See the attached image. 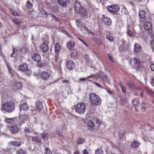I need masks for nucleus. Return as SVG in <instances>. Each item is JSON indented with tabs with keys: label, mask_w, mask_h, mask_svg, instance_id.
<instances>
[{
	"label": "nucleus",
	"mask_w": 154,
	"mask_h": 154,
	"mask_svg": "<svg viewBox=\"0 0 154 154\" xmlns=\"http://www.w3.org/2000/svg\"><path fill=\"white\" fill-rule=\"evenodd\" d=\"M103 21L105 24L107 26H109L111 24V21L108 17H106L103 19Z\"/></svg>",
	"instance_id": "4be33fe9"
},
{
	"label": "nucleus",
	"mask_w": 154,
	"mask_h": 154,
	"mask_svg": "<svg viewBox=\"0 0 154 154\" xmlns=\"http://www.w3.org/2000/svg\"><path fill=\"white\" fill-rule=\"evenodd\" d=\"M146 91L148 94L154 97V92L148 89H146Z\"/></svg>",
	"instance_id": "4c0bfd02"
},
{
	"label": "nucleus",
	"mask_w": 154,
	"mask_h": 154,
	"mask_svg": "<svg viewBox=\"0 0 154 154\" xmlns=\"http://www.w3.org/2000/svg\"><path fill=\"white\" fill-rule=\"evenodd\" d=\"M75 23H76V25L78 26H80L81 25V23H80V22L78 20H76L75 21Z\"/></svg>",
	"instance_id": "0e129e2a"
},
{
	"label": "nucleus",
	"mask_w": 154,
	"mask_h": 154,
	"mask_svg": "<svg viewBox=\"0 0 154 154\" xmlns=\"http://www.w3.org/2000/svg\"><path fill=\"white\" fill-rule=\"evenodd\" d=\"M49 14L50 15L51 18L56 21L58 22H60V20H59V19H58V18L55 17L54 15L51 14Z\"/></svg>",
	"instance_id": "c9c22d12"
},
{
	"label": "nucleus",
	"mask_w": 154,
	"mask_h": 154,
	"mask_svg": "<svg viewBox=\"0 0 154 154\" xmlns=\"http://www.w3.org/2000/svg\"><path fill=\"white\" fill-rule=\"evenodd\" d=\"M139 16L141 19H143L145 17L146 13L143 11H140L138 13Z\"/></svg>",
	"instance_id": "bb28decb"
},
{
	"label": "nucleus",
	"mask_w": 154,
	"mask_h": 154,
	"mask_svg": "<svg viewBox=\"0 0 154 154\" xmlns=\"http://www.w3.org/2000/svg\"><path fill=\"white\" fill-rule=\"evenodd\" d=\"M25 74L26 75H30L31 74V71L29 69H28L26 70V71H25Z\"/></svg>",
	"instance_id": "37998d69"
},
{
	"label": "nucleus",
	"mask_w": 154,
	"mask_h": 154,
	"mask_svg": "<svg viewBox=\"0 0 154 154\" xmlns=\"http://www.w3.org/2000/svg\"><path fill=\"white\" fill-rule=\"evenodd\" d=\"M7 66L10 73L11 74H13L14 72V71L11 68L9 65L7 64Z\"/></svg>",
	"instance_id": "3c124183"
},
{
	"label": "nucleus",
	"mask_w": 154,
	"mask_h": 154,
	"mask_svg": "<svg viewBox=\"0 0 154 154\" xmlns=\"http://www.w3.org/2000/svg\"><path fill=\"white\" fill-rule=\"evenodd\" d=\"M88 127L90 128L91 130H93L95 126L94 124L91 120H89L87 123Z\"/></svg>",
	"instance_id": "393cba45"
},
{
	"label": "nucleus",
	"mask_w": 154,
	"mask_h": 154,
	"mask_svg": "<svg viewBox=\"0 0 154 154\" xmlns=\"http://www.w3.org/2000/svg\"><path fill=\"white\" fill-rule=\"evenodd\" d=\"M146 18L144 20V29L146 30H150L152 27V24L149 21H147Z\"/></svg>",
	"instance_id": "6e6552de"
},
{
	"label": "nucleus",
	"mask_w": 154,
	"mask_h": 154,
	"mask_svg": "<svg viewBox=\"0 0 154 154\" xmlns=\"http://www.w3.org/2000/svg\"><path fill=\"white\" fill-rule=\"evenodd\" d=\"M33 60L36 62H39L41 60V57L40 55L37 54H34L32 56Z\"/></svg>",
	"instance_id": "dca6fc26"
},
{
	"label": "nucleus",
	"mask_w": 154,
	"mask_h": 154,
	"mask_svg": "<svg viewBox=\"0 0 154 154\" xmlns=\"http://www.w3.org/2000/svg\"><path fill=\"white\" fill-rule=\"evenodd\" d=\"M29 107L28 105L26 103H23L20 105V111H21L22 110H28Z\"/></svg>",
	"instance_id": "aec40b11"
},
{
	"label": "nucleus",
	"mask_w": 154,
	"mask_h": 154,
	"mask_svg": "<svg viewBox=\"0 0 154 154\" xmlns=\"http://www.w3.org/2000/svg\"><path fill=\"white\" fill-rule=\"evenodd\" d=\"M41 137L43 138L44 140H45L47 139L48 134L47 133H45L43 134H41Z\"/></svg>",
	"instance_id": "79ce46f5"
},
{
	"label": "nucleus",
	"mask_w": 154,
	"mask_h": 154,
	"mask_svg": "<svg viewBox=\"0 0 154 154\" xmlns=\"http://www.w3.org/2000/svg\"><path fill=\"white\" fill-rule=\"evenodd\" d=\"M108 55L111 61H112V62H114V60L113 58L112 57L111 54H110L109 53L108 54Z\"/></svg>",
	"instance_id": "052dcab7"
},
{
	"label": "nucleus",
	"mask_w": 154,
	"mask_h": 154,
	"mask_svg": "<svg viewBox=\"0 0 154 154\" xmlns=\"http://www.w3.org/2000/svg\"><path fill=\"white\" fill-rule=\"evenodd\" d=\"M150 43L153 52H154V40H151L150 41Z\"/></svg>",
	"instance_id": "4d7b16f0"
},
{
	"label": "nucleus",
	"mask_w": 154,
	"mask_h": 154,
	"mask_svg": "<svg viewBox=\"0 0 154 154\" xmlns=\"http://www.w3.org/2000/svg\"><path fill=\"white\" fill-rule=\"evenodd\" d=\"M89 96L90 102L92 104L98 105L101 103V100L100 98L95 94L91 93Z\"/></svg>",
	"instance_id": "f257e3e1"
},
{
	"label": "nucleus",
	"mask_w": 154,
	"mask_h": 154,
	"mask_svg": "<svg viewBox=\"0 0 154 154\" xmlns=\"http://www.w3.org/2000/svg\"><path fill=\"white\" fill-rule=\"evenodd\" d=\"M149 35L150 38V41L151 40H154L153 33L152 30H150L149 31Z\"/></svg>",
	"instance_id": "72a5a7b5"
},
{
	"label": "nucleus",
	"mask_w": 154,
	"mask_h": 154,
	"mask_svg": "<svg viewBox=\"0 0 154 154\" xmlns=\"http://www.w3.org/2000/svg\"><path fill=\"white\" fill-rule=\"evenodd\" d=\"M45 154H52V152L50 150V149L48 148H45Z\"/></svg>",
	"instance_id": "09e8293b"
},
{
	"label": "nucleus",
	"mask_w": 154,
	"mask_h": 154,
	"mask_svg": "<svg viewBox=\"0 0 154 154\" xmlns=\"http://www.w3.org/2000/svg\"><path fill=\"white\" fill-rule=\"evenodd\" d=\"M59 29L63 33L66 35H68V33L64 30L63 27L62 26H60L59 27Z\"/></svg>",
	"instance_id": "a18cd8bd"
},
{
	"label": "nucleus",
	"mask_w": 154,
	"mask_h": 154,
	"mask_svg": "<svg viewBox=\"0 0 154 154\" xmlns=\"http://www.w3.org/2000/svg\"><path fill=\"white\" fill-rule=\"evenodd\" d=\"M127 34L130 37H131L133 36L132 32L130 29H128L127 30Z\"/></svg>",
	"instance_id": "5fc2aeb1"
},
{
	"label": "nucleus",
	"mask_w": 154,
	"mask_h": 154,
	"mask_svg": "<svg viewBox=\"0 0 154 154\" xmlns=\"http://www.w3.org/2000/svg\"><path fill=\"white\" fill-rule=\"evenodd\" d=\"M39 14L41 16L45 18L47 17L48 15L47 12L45 10L41 11L39 12Z\"/></svg>",
	"instance_id": "a878e982"
},
{
	"label": "nucleus",
	"mask_w": 154,
	"mask_h": 154,
	"mask_svg": "<svg viewBox=\"0 0 154 154\" xmlns=\"http://www.w3.org/2000/svg\"><path fill=\"white\" fill-rule=\"evenodd\" d=\"M40 136L36 137H33L32 138V140L33 141H36L40 143L41 142V139L39 137Z\"/></svg>",
	"instance_id": "7c9ffc66"
},
{
	"label": "nucleus",
	"mask_w": 154,
	"mask_h": 154,
	"mask_svg": "<svg viewBox=\"0 0 154 154\" xmlns=\"http://www.w3.org/2000/svg\"><path fill=\"white\" fill-rule=\"evenodd\" d=\"M75 45V42L72 41H70L66 44L67 48L69 49H70L71 48L74 47Z\"/></svg>",
	"instance_id": "b1692460"
},
{
	"label": "nucleus",
	"mask_w": 154,
	"mask_h": 154,
	"mask_svg": "<svg viewBox=\"0 0 154 154\" xmlns=\"http://www.w3.org/2000/svg\"><path fill=\"white\" fill-rule=\"evenodd\" d=\"M10 143L12 145L16 146L17 147H20L21 145V142H17L14 141H11Z\"/></svg>",
	"instance_id": "c756f323"
},
{
	"label": "nucleus",
	"mask_w": 154,
	"mask_h": 154,
	"mask_svg": "<svg viewBox=\"0 0 154 154\" xmlns=\"http://www.w3.org/2000/svg\"><path fill=\"white\" fill-rule=\"evenodd\" d=\"M74 6L75 11L76 13L79 12V11L83 8L82 7L80 3L78 1H75Z\"/></svg>",
	"instance_id": "1a4fd4ad"
},
{
	"label": "nucleus",
	"mask_w": 154,
	"mask_h": 154,
	"mask_svg": "<svg viewBox=\"0 0 154 154\" xmlns=\"http://www.w3.org/2000/svg\"><path fill=\"white\" fill-rule=\"evenodd\" d=\"M50 75L48 72L44 71L41 73V77L43 80H48L49 79Z\"/></svg>",
	"instance_id": "ddd939ff"
},
{
	"label": "nucleus",
	"mask_w": 154,
	"mask_h": 154,
	"mask_svg": "<svg viewBox=\"0 0 154 154\" xmlns=\"http://www.w3.org/2000/svg\"><path fill=\"white\" fill-rule=\"evenodd\" d=\"M24 133L26 134H29L30 132V131L27 128H25L24 130Z\"/></svg>",
	"instance_id": "680f3d73"
},
{
	"label": "nucleus",
	"mask_w": 154,
	"mask_h": 154,
	"mask_svg": "<svg viewBox=\"0 0 154 154\" xmlns=\"http://www.w3.org/2000/svg\"><path fill=\"white\" fill-rule=\"evenodd\" d=\"M133 60L134 65V67L137 69H139L140 65V60L135 58H134Z\"/></svg>",
	"instance_id": "4468645a"
},
{
	"label": "nucleus",
	"mask_w": 154,
	"mask_h": 154,
	"mask_svg": "<svg viewBox=\"0 0 154 154\" xmlns=\"http://www.w3.org/2000/svg\"><path fill=\"white\" fill-rule=\"evenodd\" d=\"M3 107L6 111L11 112L14 109V104L10 102L5 103L3 105Z\"/></svg>",
	"instance_id": "20e7f679"
},
{
	"label": "nucleus",
	"mask_w": 154,
	"mask_h": 154,
	"mask_svg": "<svg viewBox=\"0 0 154 154\" xmlns=\"http://www.w3.org/2000/svg\"><path fill=\"white\" fill-rule=\"evenodd\" d=\"M10 131L12 134H16L19 131V128L16 126H14L10 128Z\"/></svg>",
	"instance_id": "f3484780"
},
{
	"label": "nucleus",
	"mask_w": 154,
	"mask_h": 154,
	"mask_svg": "<svg viewBox=\"0 0 154 154\" xmlns=\"http://www.w3.org/2000/svg\"><path fill=\"white\" fill-rule=\"evenodd\" d=\"M141 143H139L138 142L134 140L131 143V147L134 149H136L139 147L140 144Z\"/></svg>",
	"instance_id": "6ab92c4d"
},
{
	"label": "nucleus",
	"mask_w": 154,
	"mask_h": 154,
	"mask_svg": "<svg viewBox=\"0 0 154 154\" xmlns=\"http://www.w3.org/2000/svg\"><path fill=\"white\" fill-rule=\"evenodd\" d=\"M146 103H142L141 105V109H142L143 111H144L146 109Z\"/></svg>",
	"instance_id": "6e6d98bb"
},
{
	"label": "nucleus",
	"mask_w": 154,
	"mask_h": 154,
	"mask_svg": "<svg viewBox=\"0 0 154 154\" xmlns=\"http://www.w3.org/2000/svg\"><path fill=\"white\" fill-rule=\"evenodd\" d=\"M49 49L48 45L43 42L40 46V51L44 53L46 52Z\"/></svg>",
	"instance_id": "0eeeda50"
},
{
	"label": "nucleus",
	"mask_w": 154,
	"mask_h": 154,
	"mask_svg": "<svg viewBox=\"0 0 154 154\" xmlns=\"http://www.w3.org/2000/svg\"><path fill=\"white\" fill-rule=\"evenodd\" d=\"M26 6L29 9H31L32 6V4L28 0L26 3Z\"/></svg>",
	"instance_id": "58836bf2"
},
{
	"label": "nucleus",
	"mask_w": 154,
	"mask_h": 154,
	"mask_svg": "<svg viewBox=\"0 0 154 154\" xmlns=\"http://www.w3.org/2000/svg\"><path fill=\"white\" fill-rule=\"evenodd\" d=\"M51 8L53 9L54 12L59 11V8L57 5L55 3H52L51 5Z\"/></svg>",
	"instance_id": "412c9836"
},
{
	"label": "nucleus",
	"mask_w": 154,
	"mask_h": 154,
	"mask_svg": "<svg viewBox=\"0 0 154 154\" xmlns=\"http://www.w3.org/2000/svg\"><path fill=\"white\" fill-rule=\"evenodd\" d=\"M13 121L14 119L13 118H6L5 119V121L8 124L12 122Z\"/></svg>",
	"instance_id": "a19ab883"
},
{
	"label": "nucleus",
	"mask_w": 154,
	"mask_h": 154,
	"mask_svg": "<svg viewBox=\"0 0 154 154\" xmlns=\"http://www.w3.org/2000/svg\"><path fill=\"white\" fill-rule=\"evenodd\" d=\"M16 85L17 89H20L22 88L21 84L19 82H17L16 84Z\"/></svg>",
	"instance_id": "864d4df0"
},
{
	"label": "nucleus",
	"mask_w": 154,
	"mask_h": 154,
	"mask_svg": "<svg viewBox=\"0 0 154 154\" xmlns=\"http://www.w3.org/2000/svg\"><path fill=\"white\" fill-rule=\"evenodd\" d=\"M106 8L110 12H115L119 11L120 7L117 5H112L107 6Z\"/></svg>",
	"instance_id": "423d86ee"
},
{
	"label": "nucleus",
	"mask_w": 154,
	"mask_h": 154,
	"mask_svg": "<svg viewBox=\"0 0 154 154\" xmlns=\"http://www.w3.org/2000/svg\"><path fill=\"white\" fill-rule=\"evenodd\" d=\"M83 154H89L88 150L86 149H84L83 151Z\"/></svg>",
	"instance_id": "338daca9"
},
{
	"label": "nucleus",
	"mask_w": 154,
	"mask_h": 154,
	"mask_svg": "<svg viewBox=\"0 0 154 154\" xmlns=\"http://www.w3.org/2000/svg\"><path fill=\"white\" fill-rule=\"evenodd\" d=\"M132 103L134 106H137L139 104V99L137 98H135L132 101Z\"/></svg>",
	"instance_id": "2f4dec72"
},
{
	"label": "nucleus",
	"mask_w": 154,
	"mask_h": 154,
	"mask_svg": "<svg viewBox=\"0 0 154 154\" xmlns=\"http://www.w3.org/2000/svg\"><path fill=\"white\" fill-rule=\"evenodd\" d=\"M38 66L39 67H42L43 66V64L41 63L40 62H37Z\"/></svg>",
	"instance_id": "e2e57ef3"
},
{
	"label": "nucleus",
	"mask_w": 154,
	"mask_h": 154,
	"mask_svg": "<svg viewBox=\"0 0 154 154\" xmlns=\"http://www.w3.org/2000/svg\"><path fill=\"white\" fill-rule=\"evenodd\" d=\"M86 106L82 103H78L75 108V111L79 114H83L85 110Z\"/></svg>",
	"instance_id": "7ed1b4c3"
},
{
	"label": "nucleus",
	"mask_w": 154,
	"mask_h": 154,
	"mask_svg": "<svg viewBox=\"0 0 154 154\" xmlns=\"http://www.w3.org/2000/svg\"><path fill=\"white\" fill-rule=\"evenodd\" d=\"M77 13L79 14L82 17L85 19L88 18V11L85 8H82L79 11V12Z\"/></svg>",
	"instance_id": "39448f33"
},
{
	"label": "nucleus",
	"mask_w": 154,
	"mask_h": 154,
	"mask_svg": "<svg viewBox=\"0 0 154 154\" xmlns=\"http://www.w3.org/2000/svg\"><path fill=\"white\" fill-rule=\"evenodd\" d=\"M100 77L103 80H105L107 79V75L106 74H104L103 73L100 74Z\"/></svg>",
	"instance_id": "603ef678"
},
{
	"label": "nucleus",
	"mask_w": 154,
	"mask_h": 154,
	"mask_svg": "<svg viewBox=\"0 0 154 154\" xmlns=\"http://www.w3.org/2000/svg\"><path fill=\"white\" fill-rule=\"evenodd\" d=\"M95 153L96 154H103V151L101 149H96Z\"/></svg>",
	"instance_id": "ea45409f"
},
{
	"label": "nucleus",
	"mask_w": 154,
	"mask_h": 154,
	"mask_svg": "<svg viewBox=\"0 0 154 154\" xmlns=\"http://www.w3.org/2000/svg\"><path fill=\"white\" fill-rule=\"evenodd\" d=\"M95 122L99 125H100L103 123V122L102 121H100L98 119H97L96 120Z\"/></svg>",
	"instance_id": "bf43d9fd"
},
{
	"label": "nucleus",
	"mask_w": 154,
	"mask_h": 154,
	"mask_svg": "<svg viewBox=\"0 0 154 154\" xmlns=\"http://www.w3.org/2000/svg\"><path fill=\"white\" fill-rule=\"evenodd\" d=\"M141 50V46L139 44L135 43L134 45V51L135 52H139Z\"/></svg>",
	"instance_id": "a211bd4d"
},
{
	"label": "nucleus",
	"mask_w": 154,
	"mask_h": 154,
	"mask_svg": "<svg viewBox=\"0 0 154 154\" xmlns=\"http://www.w3.org/2000/svg\"><path fill=\"white\" fill-rule=\"evenodd\" d=\"M124 131L123 130H121L119 131V139L121 140H123L124 137Z\"/></svg>",
	"instance_id": "c85d7f7f"
},
{
	"label": "nucleus",
	"mask_w": 154,
	"mask_h": 154,
	"mask_svg": "<svg viewBox=\"0 0 154 154\" xmlns=\"http://www.w3.org/2000/svg\"><path fill=\"white\" fill-rule=\"evenodd\" d=\"M28 118V116L25 114L20 116H19V119L20 120L19 124L20 125L24 121L27 120Z\"/></svg>",
	"instance_id": "9b49d317"
},
{
	"label": "nucleus",
	"mask_w": 154,
	"mask_h": 154,
	"mask_svg": "<svg viewBox=\"0 0 154 154\" xmlns=\"http://www.w3.org/2000/svg\"><path fill=\"white\" fill-rule=\"evenodd\" d=\"M120 85L122 89V91L123 93H125L126 89V88L124 85H122L121 83H120Z\"/></svg>",
	"instance_id": "c03bdc74"
},
{
	"label": "nucleus",
	"mask_w": 154,
	"mask_h": 154,
	"mask_svg": "<svg viewBox=\"0 0 154 154\" xmlns=\"http://www.w3.org/2000/svg\"><path fill=\"white\" fill-rule=\"evenodd\" d=\"M106 38L111 41H112L113 40V38L109 35L107 36Z\"/></svg>",
	"instance_id": "13d9d810"
},
{
	"label": "nucleus",
	"mask_w": 154,
	"mask_h": 154,
	"mask_svg": "<svg viewBox=\"0 0 154 154\" xmlns=\"http://www.w3.org/2000/svg\"><path fill=\"white\" fill-rule=\"evenodd\" d=\"M10 12L11 14L14 16H16L18 15V13L16 11L14 10L13 9H11L10 10Z\"/></svg>",
	"instance_id": "49530a36"
},
{
	"label": "nucleus",
	"mask_w": 154,
	"mask_h": 154,
	"mask_svg": "<svg viewBox=\"0 0 154 154\" xmlns=\"http://www.w3.org/2000/svg\"><path fill=\"white\" fill-rule=\"evenodd\" d=\"M12 20L18 26H20V21L19 18L13 19Z\"/></svg>",
	"instance_id": "cd10ccee"
},
{
	"label": "nucleus",
	"mask_w": 154,
	"mask_h": 154,
	"mask_svg": "<svg viewBox=\"0 0 154 154\" xmlns=\"http://www.w3.org/2000/svg\"><path fill=\"white\" fill-rule=\"evenodd\" d=\"M28 67L26 64L23 63L20 65L19 69L22 71L25 72L28 69Z\"/></svg>",
	"instance_id": "5701e85b"
},
{
	"label": "nucleus",
	"mask_w": 154,
	"mask_h": 154,
	"mask_svg": "<svg viewBox=\"0 0 154 154\" xmlns=\"http://www.w3.org/2000/svg\"><path fill=\"white\" fill-rule=\"evenodd\" d=\"M35 108L37 110L41 111L42 110L43 105L41 101H37L35 104Z\"/></svg>",
	"instance_id": "2eb2a0df"
},
{
	"label": "nucleus",
	"mask_w": 154,
	"mask_h": 154,
	"mask_svg": "<svg viewBox=\"0 0 154 154\" xmlns=\"http://www.w3.org/2000/svg\"><path fill=\"white\" fill-rule=\"evenodd\" d=\"M16 154H26L25 152L21 149H19L16 151Z\"/></svg>",
	"instance_id": "f704fd0d"
},
{
	"label": "nucleus",
	"mask_w": 154,
	"mask_h": 154,
	"mask_svg": "<svg viewBox=\"0 0 154 154\" xmlns=\"http://www.w3.org/2000/svg\"><path fill=\"white\" fill-rule=\"evenodd\" d=\"M86 80L87 79L86 78H81L78 80V82L79 84H82L84 83Z\"/></svg>",
	"instance_id": "e433bc0d"
},
{
	"label": "nucleus",
	"mask_w": 154,
	"mask_h": 154,
	"mask_svg": "<svg viewBox=\"0 0 154 154\" xmlns=\"http://www.w3.org/2000/svg\"><path fill=\"white\" fill-rule=\"evenodd\" d=\"M66 66L68 69L72 70L75 67V65L72 61L69 60L67 62Z\"/></svg>",
	"instance_id": "f8f14e48"
},
{
	"label": "nucleus",
	"mask_w": 154,
	"mask_h": 154,
	"mask_svg": "<svg viewBox=\"0 0 154 154\" xmlns=\"http://www.w3.org/2000/svg\"><path fill=\"white\" fill-rule=\"evenodd\" d=\"M70 2L69 0H58V3L63 7H66Z\"/></svg>",
	"instance_id": "9d476101"
},
{
	"label": "nucleus",
	"mask_w": 154,
	"mask_h": 154,
	"mask_svg": "<svg viewBox=\"0 0 154 154\" xmlns=\"http://www.w3.org/2000/svg\"><path fill=\"white\" fill-rule=\"evenodd\" d=\"M119 49L121 51H123L125 50L124 45H122L119 47Z\"/></svg>",
	"instance_id": "8fccbe9b"
},
{
	"label": "nucleus",
	"mask_w": 154,
	"mask_h": 154,
	"mask_svg": "<svg viewBox=\"0 0 154 154\" xmlns=\"http://www.w3.org/2000/svg\"><path fill=\"white\" fill-rule=\"evenodd\" d=\"M151 84L154 87V78L152 79Z\"/></svg>",
	"instance_id": "774afa93"
},
{
	"label": "nucleus",
	"mask_w": 154,
	"mask_h": 154,
	"mask_svg": "<svg viewBox=\"0 0 154 154\" xmlns=\"http://www.w3.org/2000/svg\"><path fill=\"white\" fill-rule=\"evenodd\" d=\"M150 67L152 71H154V64H151Z\"/></svg>",
	"instance_id": "69168bd1"
},
{
	"label": "nucleus",
	"mask_w": 154,
	"mask_h": 154,
	"mask_svg": "<svg viewBox=\"0 0 154 154\" xmlns=\"http://www.w3.org/2000/svg\"><path fill=\"white\" fill-rule=\"evenodd\" d=\"M15 53L16 54L17 53V50L16 48H13V47L12 53V54L11 55V57H16V56L14 55Z\"/></svg>",
	"instance_id": "473e14b6"
},
{
	"label": "nucleus",
	"mask_w": 154,
	"mask_h": 154,
	"mask_svg": "<svg viewBox=\"0 0 154 154\" xmlns=\"http://www.w3.org/2000/svg\"><path fill=\"white\" fill-rule=\"evenodd\" d=\"M54 49L56 54L55 61L56 62H57L58 64L59 65L60 64L61 61L59 58V52L61 51V48L57 43H56L55 45Z\"/></svg>",
	"instance_id": "f03ea898"
},
{
	"label": "nucleus",
	"mask_w": 154,
	"mask_h": 154,
	"mask_svg": "<svg viewBox=\"0 0 154 154\" xmlns=\"http://www.w3.org/2000/svg\"><path fill=\"white\" fill-rule=\"evenodd\" d=\"M84 141V140L83 139L79 138L77 141V143L78 144H82Z\"/></svg>",
	"instance_id": "de8ad7c7"
}]
</instances>
